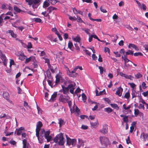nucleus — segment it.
I'll list each match as a JSON object with an SVG mask.
<instances>
[{
  "label": "nucleus",
  "instance_id": "nucleus-1",
  "mask_svg": "<svg viewBox=\"0 0 148 148\" xmlns=\"http://www.w3.org/2000/svg\"><path fill=\"white\" fill-rule=\"evenodd\" d=\"M50 132L49 130L45 131L44 129H42L40 132V136H39V133L38 137H37L39 143L42 144L43 143L44 137L47 140V142H50L52 136L50 135Z\"/></svg>",
  "mask_w": 148,
  "mask_h": 148
},
{
  "label": "nucleus",
  "instance_id": "nucleus-2",
  "mask_svg": "<svg viewBox=\"0 0 148 148\" xmlns=\"http://www.w3.org/2000/svg\"><path fill=\"white\" fill-rule=\"evenodd\" d=\"M53 140L55 143H58L60 146L64 145L65 142L63 134L61 133L57 135L54 138Z\"/></svg>",
  "mask_w": 148,
  "mask_h": 148
},
{
  "label": "nucleus",
  "instance_id": "nucleus-3",
  "mask_svg": "<svg viewBox=\"0 0 148 148\" xmlns=\"http://www.w3.org/2000/svg\"><path fill=\"white\" fill-rule=\"evenodd\" d=\"M26 2L28 3L29 5H32L34 9L37 8L39 5V2L40 0H25Z\"/></svg>",
  "mask_w": 148,
  "mask_h": 148
},
{
  "label": "nucleus",
  "instance_id": "nucleus-4",
  "mask_svg": "<svg viewBox=\"0 0 148 148\" xmlns=\"http://www.w3.org/2000/svg\"><path fill=\"white\" fill-rule=\"evenodd\" d=\"M66 144L69 146H71V147H73L76 144V140L75 139H71L70 138L68 137L66 135Z\"/></svg>",
  "mask_w": 148,
  "mask_h": 148
},
{
  "label": "nucleus",
  "instance_id": "nucleus-5",
  "mask_svg": "<svg viewBox=\"0 0 148 148\" xmlns=\"http://www.w3.org/2000/svg\"><path fill=\"white\" fill-rule=\"evenodd\" d=\"M100 141L102 145L106 147L110 144V141L109 139L105 137L101 136L99 138Z\"/></svg>",
  "mask_w": 148,
  "mask_h": 148
},
{
  "label": "nucleus",
  "instance_id": "nucleus-6",
  "mask_svg": "<svg viewBox=\"0 0 148 148\" xmlns=\"http://www.w3.org/2000/svg\"><path fill=\"white\" fill-rule=\"evenodd\" d=\"M42 126V124L41 121H39L37 122L36 130V135L37 137H38L40 129Z\"/></svg>",
  "mask_w": 148,
  "mask_h": 148
},
{
  "label": "nucleus",
  "instance_id": "nucleus-7",
  "mask_svg": "<svg viewBox=\"0 0 148 148\" xmlns=\"http://www.w3.org/2000/svg\"><path fill=\"white\" fill-rule=\"evenodd\" d=\"M66 68L67 71V74L70 77H75L76 76L77 74L75 73V72L76 71V69H75V68L73 71H70L68 67H66Z\"/></svg>",
  "mask_w": 148,
  "mask_h": 148
},
{
  "label": "nucleus",
  "instance_id": "nucleus-8",
  "mask_svg": "<svg viewBox=\"0 0 148 148\" xmlns=\"http://www.w3.org/2000/svg\"><path fill=\"white\" fill-rule=\"evenodd\" d=\"M66 97V98H64L63 95H60L59 99V101L62 102L64 103H66L70 99V97L69 96H67Z\"/></svg>",
  "mask_w": 148,
  "mask_h": 148
},
{
  "label": "nucleus",
  "instance_id": "nucleus-9",
  "mask_svg": "<svg viewBox=\"0 0 148 148\" xmlns=\"http://www.w3.org/2000/svg\"><path fill=\"white\" fill-rule=\"evenodd\" d=\"M140 138L142 141L145 142L146 140H148V134L143 132L140 135Z\"/></svg>",
  "mask_w": 148,
  "mask_h": 148
},
{
  "label": "nucleus",
  "instance_id": "nucleus-10",
  "mask_svg": "<svg viewBox=\"0 0 148 148\" xmlns=\"http://www.w3.org/2000/svg\"><path fill=\"white\" fill-rule=\"evenodd\" d=\"M75 85V83H74V84H69L67 86L69 90L70 89V92L72 94H73L74 93V90L75 89L74 87Z\"/></svg>",
  "mask_w": 148,
  "mask_h": 148
},
{
  "label": "nucleus",
  "instance_id": "nucleus-11",
  "mask_svg": "<svg viewBox=\"0 0 148 148\" xmlns=\"http://www.w3.org/2000/svg\"><path fill=\"white\" fill-rule=\"evenodd\" d=\"M16 55L18 57L19 59L21 61H24L26 57V56L25 55L24 53H18Z\"/></svg>",
  "mask_w": 148,
  "mask_h": 148
},
{
  "label": "nucleus",
  "instance_id": "nucleus-12",
  "mask_svg": "<svg viewBox=\"0 0 148 148\" xmlns=\"http://www.w3.org/2000/svg\"><path fill=\"white\" fill-rule=\"evenodd\" d=\"M100 132L103 134H106L108 132V126L107 124H105L103 126V128L100 131Z\"/></svg>",
  "mask_w": 148,
  "mask_h": 148
},
{
  "label": "nucleus",
  "instance_id": "nucleus-13",
  "mask_svg": "<svg viewBox=\"0 0 148 148\" xmlns=\"http://www.w3.org/2000/svg\"><path fill=\"white\" fill-rule=\"evenodd\" d=\"M123 89L121 86L118 87L117 88V90L115 93V94L119 96L120 97L122 95V92L123 91Z\"/></svg>",
  "mask_w": 148,
  "mask_h": 148
},
{
  "label": "nucleus",
  "instance_id": "nucleus-14",
  "mask_svg": "<svg viewBox=\"0 0 148 148\" xmlns=\"http://www.w3.org/2000/svg\"><path fill=\"white\" fill-rule=\"evenodd\" d=\"M61 77V75L58 74L56 75V80L54 82V85H56L60 82Z\"/></svg>",
  "mask_w": 148,
  "mask_h": 148
},
{
  "label": "nucleus",
  "instance_id": "nucleus-15",
  "mask_svg": "<svg viewBox=\"0 0 148 148\" xmlns=\"http://www.w3.org/2000/svg\"><path fill=\"white\" fill-rule=\"evenodd\" d=\"M24 130V127H22L19 128L18 129H16L17 135L18 136L21 135V133H22V131Z\"/></svg>",
  "mask_w": 148,
  "mask_h": 148
},
{
  "label": "nucleus",
  "instance_id": "nucleus-16",
  "mask_svg": "<svg viewBox=\"0 0 148 148\" xmlns=\"http://www.w3.org/2000/svg\"><path fill=\"white\" fill-rule=\"evenodd\" d=\"M62 89L60 90V92H62V91L64 94H66L69 93V90L68 87H65L63 85H62Z\"/></svg>",
  "mask_w": 148,
  "mask_h": 148
},
{
  "label": "nucleus",
  "instance_id": "nucleus-17",
  "mask_svg": "<svg viewBox=\"0 0 148 148\" xmlns=\"http://www.w3.org/2000/svg\"><path fill=\"white\" fill-rule=\"evenodd\" d=\"M128 47L129 48H131V47H132L137 51H138L139 50V49L137 46L134 44H129L128 46Z\"/></svg>",
  "mask_w": 148,
  "mask_h": 148
},
{
  "label": "nucleus",
  "instance_id": "nucleus-18",
  "mask_svg": "<svg viewBox=\"0 0 148 148\" xmlns=\"http://www.w3.org/2000/svg\"><path fill=\"white\" fill-rule=\"evenodd\" d=\"M35 59V58L34 56H31L28 58L26 59L25 61V63L27 64L30 61H34V60Z\"/></svg>",
  "mask_w": 148,
  "mask_h": 148
},
{
  "label": "nucleus",
  "instance_id": "nucleus-19",
  "mask_svg": "<svg viewBox=\"0 0 148 148\" xmlns=\"http://www.w3.org/2000/svg\"><path fill=\"white\" fill-rule=\"evenodd\" d=\"M0 56L1 59L3 61L7 60V59H6V58L5 55L3 54L1 52V50H0Z\"/></svg>",
  "mask_w": 148,
  "mask_h": 148
},
{
  "label": "nucleus",
  "instance_id": "nucleus-20",
  "mask_svg": "<svg viewBox=\"0 0 148 148\" xmlns=\"http://www.w3.org/2000/svg\"><path fill=\"white\" fill-rule=\"evenodd\" d=\"M9 34H10L11 36L14 38H16V35L14 34L13 31L12 30H8L7 31Z\"/></svg>",
  "mask_w": 148,
  "mask_h": 148
},
{
  "label": "nucleus",
  "instance_id": "nucleus-21",
  "mask_svg": "<svg viewBox=\"0 0 148 148\" xmlns=\"http://www.w3.org/2000/svg\"><path fill=\"white\" fill-rule=\"evenodd\" d=\"M3 96L4 98L7 99L9 98V93L7 92H3Z\"/></svg>",
  "mask_w": 148,
  "mask_h": 148
},
{
  "label": "nucleus",
  "instance_id": "nucleus-22",
  "mask_svg": "<svg viewBox=\"0 0 148 148\" xmlns=\"http://www.w3.org/2000/svg\"><path fill=\"white\" fill-rule=\"evenodd\" d=\"M47 81L49 85L51 86L52 88H53V87H55L56 86L54 85V82H53L52 80L51 81L50 80L48 79Z\"/></svg>",
  "mask_w": 148,
  "mask_h": 148
},
{
  "label": "nucleus",
  "instance_id": "nucleus-23",
  "mask_svg": "<svg viewBox=\"0 0 148 148\" xmlns=\"http://www.w3.org/2000/svg\"><path fill=\"white\" fill-rule=\"evenodd\" d=\"M90 124L92 126L95 128L98 126V121L97 120L95 122H91Z\"/></svg>",
  "mask_w": 148,
  "mask_h": 148
},
{
  "label": "nucleus",
  "instance_id": "nucleus-24",
  "mask_svg": "<svg viewBox=\"0 0 148 148\" xmlns=\"http://www.w3.org/2000/svg\"><path fill=\"white\" fill-rule=\"evenodd\" d=\"M57 95V92H54L53 94L51 95L50 100H52V101H53L55 99V98L56 97Z\"/></svg>",
  "mask_w": 148,
  "mask_h": 148
},
{
  "label": "nucleus",
  "instance_id": "nucleus-25",
  "mask_svg": "<svg viewBox=\"0 0 148 148\" xmlns=\"http://www.w3.org/2000/svg\"><path fill=\"white\" fill-rule=\"evenodd\" d=\"M43 59H44L45 60V63H47L48 67H49L51 66V65L50 63V61L49 59L47 58H45L44 57H43Z\"/></svg>",
  "mask_w": 148,
  "mask_h": 148
},
{
  "label": "nucleus",
  "instance_id": "nucleus-26",
  "mask_svg": "<svg viewBox=\"0 0 148 148\" xmlns=\"http://www.w3.org/2000/svg\"><path fill=\"white\" fill-rule=\"evenodd\" d=\"M110 105L112 108L115 109L116 110H118L119 109V107L116 104L111 103L110 104Z\"/></svg>",
  "mask_w": 148,
  "mask_h": 148
},
{
  "label": "nucleus",
  "instance_id": "nucleus-27",
  "mask_svg": "<svg viewBox=\"0 0 148 148\" xmlns=\"http://www.w3.org/2000/svg\"><path fill=\"white\" fill-rule=\"evenodd\" d=\"M105 111L109 113L112 111V110L110 108L108 107L104 109Z\"/></svg>",
  "mask_w": 148,
  "mask_h": 148
},
{
  "label": "nucleus",
  "instance_id": "nucleus-28",
  "mask_svg": "<svg viewBox=\"0 0 148 148\" xmlns=\"http://www.w3.org/2000/svg\"><path fill=\"white\" fill-rule=\"evenodd\" d=\"M130 96V94L129 91H128L126 93L123 97L124 98H126L127 99H129Z\"/></svg>",
  "mask_w": 148,
  "mask_h": 148
},
{
  "label": "nucleus",
  "instance_id": "nucleus-29",
  "mask_svg": "<svg viewBox=\"0 0 148 148\" xmlns=\"http://www.w3.org/2000/svg\"><path fill=\"white\" fill-rule=\"evenodd\" d=\"M14 9L16 12H17L19 13L21 11V10L20 8H19L18 7H17L16 5H14Z\"/></svg>",
  "mask_w": 148,
  "mask_h": 148
},
{
  "label": "nucleus",
  "instance_id": "nucleus-30",
  "mask_svg": "<svg viewBox=\"0 0 148 148\" xmlns=\"http://www.w3.org/2000/svg\"><path fill=\"white\" fill-rule=\"evenodd\" d=\"M33 20L36 23H42V21L41 19L39 18H34L33 19Z\"/></svg>",
  "mask_w": 148,
  "mask_h": 148
},
{
  "label": "nucleus",
  "instance_id": "nucleus-31",
  "mask_svg": "<svg viewBox=\"0 0 148 148\" xmlns=\"http://www.w3.org/2000/svg\"><path fill=\"white\" fill-rule=\"evenodd\" d=\"M133 51L132 50H128L125 53V55H133Z\"/></svg>",
  "mask_w": 148,
  "mask_h": 148
},
{
  "label": "nucleus",
  "instance_id": "nucleus-32",
  "mask_svg": "<svg viewBox=\"0 0 148 148\" xmlns=\"http://www.w3.org/2000/svg\"><path fill=\"white\" fill-rule=\"evenodd\" d=\"M49 3L47 1H45L43 3V7L44 8H46L47 7L49 6Z\"/></svg>",
  "mask_w": 148,
  "mask_h": 148
},
{
  "label": "nucleus",
  "instance_id": "nucleus-33",
  "mask_svg": "<svg viewBox=\"0 0 148 148\" xmlns=\"http://www.w3.org/2000/svg\"><path fill=\"white\" fill-rule=\"evenodd\" d=\"M73 40L74 41L79 42L80 41L81 39L79 37L76 36L73 39Z\"/></svg>",
  "mask_w": 148,
  "mask_h": 148
},
{
  "label": "nucleus",
  "instance_id": "nucleus-34",
  "mask_svg": "<svg viewBox=\"0 0 148 148\" xmlns=\"http://www.w3.org/2000/svg\"><path fill=\"white\" fill-rule=\"evenodd\" d=\"M123 122L126 123H127L128 122V116H125L123 118Z\"/></svg>",
  "mask_w": 148,
  "mask_h": 148
},
{
  "label": "nucleus",
  "instance_id": "nucleus-35",
  "mask_svg": "<svg viewBox=\"0 0 148 148\" xmlns=\"http://www.w3.org/2000/svg\"><path fill=\"white\" fill-rule=\"evenodd\" d=\"M53 10V7L50 6L48 7L47 10V12H48L47 15H49V14L51 13Z\"/></svg>",
  "mask_w": 148,
  "mask_h": 148
},
{
  "label": "nucleus",
  "instance_id": "nucleus-36",
  "mask_svg": "<svg viewBox=\"0 0 148 148\" xmlns=\"http://www.w3.org/2000/svg\"><path fill=\"white\" fill-rule=\"evenodd\" d=\"M77 18L76 21L77 22L79 23H84V22L83 21L80 16L77 15Z\"/></svg>",
  "mask_w": 148,
  "mask_h": 148
},
{
  "label": "nucleus",
  "instance_id": "nucleus-37",
  "mask_svg": "<svg viewBox=\"0 0 148 148\" xmlns=\"http://www.w3.org/2000/svg\"><path fill=\"white\" fill-rule=\"evenodd\" d=\"M46 73L47 75V77L49 79H50L51 78V73L49 70H47L46 71Z\"/></svg>",
  "mask_w": 148,
  "mask_h": 148
},
{
  "label": "nucleus",
  "instance_id": "nucleus-38",
  "mask_svg": "<svg viewBox=\"0 0 148 148\" xmlns=\"http://www.w3.org/2000/svg\"><path fill=\"white\" fill-rule=\"evenodd\" d=\"M82 99L84 102L86 101V97L84 93H82Z\"/></svg>",
  "mask_w": 148,
  "mask_h": 148
},
{
  "label": "nucleus",
  "instance_id": "nucleus-39",
  "mask_svg": "<svg viewBox=\"0 0 148 148\" xmlns=\"http://www.w3.org/2000/svg\"><path fill=\"white\" fill-rule=\"evenodd\" d=\"M139 111L138 109H135L134 110V114L135 116H137V115L139 114Z\"/></svg>",
  "mask_w": 148,
  "mask_h": 148
},
{
  "label": "nucleus",
  "instance_id": "nucleus-40",
  "mask_svg": "<svg viewBox=\"0 0 148 148\" xmlns=\"http://www.w3.org/2000/svg\"><path fill=\"white\" fill-rule=\"evenodd\" d=\"M125 78L126 79H130V80H132V78H133V77L131 75H128L127 74H126Z\"/></svg>",
  "mask_w": 148,
  "mask_h": 148
},
{
  "label": "nucleus",
  "instance_id": "nucleus-41",
  "mask_svg": "<svg viewBox=\"0 0 148 148\" xmlns=\"http://www.w3.org/2000/svg\"><path fill=\"white\" fill-rule=\"evenodd\" d=\"M134 56H143V54L140 52L135 53H134Z\"/></svg>",
  "mask_w": 148,
  "mask_h": 148
},
{
  "label": "nucleus",
  "instance_id": "nucleus-42",
  "mask_svg": "<svg viewBox=\"0 0 148 148\" xmlns=\"http://www.w3.org/2000/svg\"><path fill=\"white\" fill-rule=\"evenodd\" d=\"M113 53L116 55V57H121V54L117 51H114Z\"/></svg>",
  "mask_w": 148,
  "mask_h": 148
},
{
  "label": "nucleus",
  "instance_id": "nucleus-43",
  "mask_svg": "<svg viewBox=\"0 0 148 148\" xmlns=\"http://www.w3.org/2000/svg\"><path fill=\"white\" fill-rule=\"evenodd\" d=\"M124 61V65H126V64H127V63L128 62H130L131 63H133V62L132 61H131L130 60L128 59L127 58H125Z\"/></svg>",
  "mask_w": 148,
  "mask_h": 148
},
{
  "label": "nucleus",
  "instance_id": "nucleus-44",
  "mask_svg": "<svg viewBox=\"0 0 148 148\" xmlns=\"http://www.w3.org/2000/svg\"><path fill=\"white\" fill-rule=\"evenodd\" d=\"M73 46V43L70 41H69V42H68V47L70 49H71Z\"/></svg>",
  "mask_w": 148,
  "mask_h": 148
},
{
  "label": "nucleus",
  "instance_id": "nucleus-45",
  "mask_svg": "<svg viewBox=\"0 0 148 148\" xmlns=\"http://www.w3.org/2000/svg\"><path fill=\"white\" fill-rule=\"evenodd\" d=\"M135 77L137 79H139L142 77L143 75L140 73H138L135 75Z\"/></svg>",
  "mask_w": 148,
  "mask_h": 148
},
{
  "label": "nucleus",
  "instance_id": "nucleus-46",
  "mask_svg": "<svg viewBox=\"0 0 148 148\" xmlns=\"http://www.w3.org/2000/svg\"><path fill=\"white\" fill-rule=\"evenodd\" d=\"M69 19L72 21H76L77 20V18L75 17H72L71 16H70L69 17Z\"/></svg>",
  "mask_w": 148,
  "mask_h": 148
},
{
  "label": "nucleus",
  "instance_id": "nucleus-47",
  "mask_svg": "<svg viewBox=\"0 0 148 148\" xmlns=\"http://www.w3.org/2000/svg\"><path fill=\"white\" fill-rule=\"evenodd\" d=\"M99 69L100 70V73L101 74H102L103 71V67L101 66H99Z\"/></svg>",
  "mask_w": 148,
  "mask_h": 148
},
{
  "label": "nucleus",
  "instance_id": "nucleus-48",
  "mask_svg": "<svg viewBox=\"0 0 148 148\" xmlns=\"http://www.w3.org/2000/svg\"><path fill=\"white\" fill-rule=\"evenodd\" d=\"M27 140L26 139H24L23 140V146L27 147Z\"/></svg>",
  "mask_w": 148,
  "mask_h": 148
},
{
  "label": "nucleus",
  "instance_id": "nucleus-49",
  "mask_svg": "<svg viewBox=\"0 0 148 148\" xmlns=\"http://www.w3.org/2000/svg\"><path fill=\"white\" fill-rule=\"evenodd\" d=\"M72 10L74 14H78V10H77L75 8H73Z\"/></svg>",
  "mask_w": 148,
  "mask_h": 148
},
{
  "label": "nucleus",
  "instance_id": "nucleus-50",
  "mask_svg": "<svg viewBox=\"0 0 148 148\" xmlns=\"http://www.w3.org/2000/svg\"><path fill=\"white\" fill-rule=\"evenodd\" d=\"M83 30L87 34L89 35L90 33L89 32L90 29L88 28H85L83 29Z\"/></svg>",
  "mask_w": 148,
  "mask_h": 148
},
{
  "label": "nucleus",
  "instance_id": "nucleus-51",
  "mask_svg": "<svg viewBox=\"0 0 148 148\" xmlns=\"http://www.w3.org/2000/svg\"><path fill=\"white\" fill-rule=\"evenodd\" d=\"M123 107L125 110H127L131 108V106L130 105L128 106L127 107H126L125 104H124L123 105Z\"/></svg>",
  "mask_w": 148,
  "mask_h": 148
},
{
  "label": "nucleus",
  "instance_id": "nucleus-52",
  "mask_svg": "<svg viewBox=\"0 0 148 148\" xmlns=\"http://www.w3.org/2000/svg\"><path fill=\"white\" fill-rule=\"evenodd\" d=\"M48 1L52 4H55L57 2L56 0H49Z\"/></svg>",
  "mask_w": 148,
  "mask_h": 148
},
{
  "label": "nucleus",
  "instance_id": "nucleus-53",
  "mask_svg": "<svg viewBox=\"0 0 148 148\" xmlns=\"http://www.w3.org/2000/svg\"><path fill=\"white\" fill-rule=\"evenodd\" d=\"M59 125L60 127L63 125L64 124V121L62 119H60L59 122Z\"/></svg>",
  "mask_w": 148,
  "mask_h": 148
},
{
  "label": "nucleus",
  "instance_id": "nucleus-54",
  "mask_svg": "<svg viewBox=\"0 0 148 148\" xmlns=\"http://www.w3.org/2000/svg\"><path fill=\"white\" fill-rule=\"evenodd\" d=\"M104 51L105 52H107L108 53H109L110 52L109 49L107 47H105L104 49Z\"/></svg>",
  "mask_w": 148,
  "mask_h": 148
},
{
  "label": "nucleus",
  "instance_id": "nucleus-55",
  "mask_svg": "<svg viewBox=\"0 0 148 148\" xmlns=\"http://www.w3.org/2000/svg\"><path fill=\"white\" fill-rule=\"evenodd\" d=\"M100 9L101 11L103 13H106L107 12L106 10L105 9L103 8L102 6L101 7Z\"/></svg>",
  "mask_w": 148,
  "mask_h": 148
},
{
  "label": "nucleus",
  "instance_id": "nucleus-56",
  "mask_svg": "<svg viewBox=\"0 0 148 148\" xmlns=\"http://www.w3.org/2000/svg\"><path fill=\"white\" fill-rule=\"evenodd\" d=\"M92 58L93 60H96L97 59V57L95 55L93 54L92 55Z\"/></svg>",
  "mask_w": 148,
  "mask_h": 148
},
{
  "label": "nucleus",
  "instance_id": "nucleus-57",
  "mask_svg": "<svg viewBox=\"0 0 148 148\" xmlns=\"http://www.w3.org/2000/svg\"><path fill=\"white\" fill-rule=\"evenodd\" d=\"M126 143L128 144L131 143V141L130 140V137L129 136H128L127 138L126 139Z\"/></svg>",
  "mask_w": 148,
  "mask_h": 148
},
{
  "label": "nucleus",
  "instance_id": "nucleus-58",
  "mask_svg": "<svg viewBox=\"0 0 148 148\" xmlns=\"http://www.w3.org/2000/svg\"><path fill=\"white\" fill-rule=\"evenodd\" d=\"M32 47V45L31 42H29L28 43L27 48L28 49H30Z\"/></svg>",
  "mask_w": 148,
  "mask_h": 148
},
{
  "label": "nucleus",
  "instance_id": "nucleus-59",
  "mask_svg": "<svg viewBox=\"0 0 148 148\" xmlns=\"http://www.w3.org/2000/svg\"><path fill=\"white\" fill-rule=\"evenodd\" d=\"M47 38L51 41H53V36L51 35L49 36H48L47 37Z\"/></svg>",
  "mask_w": 148,
  "mask_h": 148
},
{
  "label": "nucleus",
  "instance_id": "nucleus-60",
  "mask_svg": "<svg viewBox=\"0 0 148 148\" xmlns=\"http://www.w3.org/2000/svg\"><path fill=\"white\" fill-rule=\"evenodd\" d=\"M75 47V49L77 51H79L80 50V49L79 47L78 46L77 43L74 44Z\"/></svg>",
  "mask_w": 148,
  "mask_h": 148
},
{
  "label": "nucleus",
  "instance_id": "nucleus-61",
  "mask_svg": "<svg viewBox=\"0 0 148 148\" xmlns=\"http://www.w3.org/2000/svg\"><path fill=\"white\" fill-rule=\"evenodd\" d=\"M146 5L144 4H142V8L143 10H145L146 9Z\"/></svg>",
  "mask_w": 148,
  "mask_h": 148
},
{
  "label": "nucleus",
  "instance_id": "nucleus-62",
  "mask_svg": "<svg viewBox=\"0 0 148 148\" xmlns=\"http://www.w3.org/2000/svg\"><path fill=\"white\" fill-rule=\"evenodd\" d=\"M129 84L130 85L131 87L133 88H134L136 86V85L133 83H129Z\"/></svg>",
  "mask_w": 148,
  "mask_h": 148
},
{
  "label": "nucleus",
  "instance_id": "nucleus-63",
  "mask_svg": "<svg viewBox=\"0 0 148 148\" xmlns=\"http://www.w3.org/2000/svg\"><path fill=\"white\" fill-rule=\"evenodd\" d=\"M118 18V16L116 14H114L112 16V18L113 19H117Z\"/></svg>",
  "mask_w": 148,
  "mask_h": 148
},
{
  "label": "nucleus",
  "instance_id": "nucleus-64",
  "mask_svg": "<svg viewBox=\"0 0 148 148\" xmlns=\"http://www.w3.org/2000/svg\"><path fill=\"white\" fill-rule=\"evenodd\" d=\"M142 94L144 97H146L148 95V91H147L142 93Z\"/></svg>",
  "mask_w": 148,
  "mask_h": 148
}]
</instances>
